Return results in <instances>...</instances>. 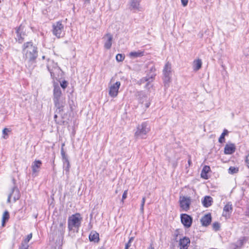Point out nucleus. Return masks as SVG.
I'll use <instances>...</instances> for the list:
<instances>
[{
  "label": "nucleus",
  "instance_id": "a19ab883",
  "mask_svg": "<svg viewBox=\"0 0 249 249\" xmlns=\"http://www.w3.org/2000/svg\"><path fill=\"white\" fill-rule=\"evenodd\" d=\"M61 154L63 160H65L66 159H68L66 156L65 153L64 151L63 147L61 148Z\"/></svg>",
  "mask_w": 249,
  "mask_h": 249
},
{
  "label": "nucleus",
  "instance_id": "4d7b16f0",
  "mask_svg": "<svg viewBox=\"0 0 249 249\" xmlns=\"http://www.w3.org/2000/svg\"><path fill=\"white\" fill-rule=\"evenodd\" d=\"M178 233H177V234H176V237H177V236H178Z\"/></svg>",
  "mask_w": 249,
  "mask_h": 249
},
{
  "label": "nucleus",
  "instance_id": "6e6d98bb",
  "mask_svg": "<svg viewBox=\"0 0 249 249\" xmlns=\"http://www.w3.org/2000/svg\"><path fill=\"white\" fill-rule=\"evenodd\" d=\"M42 59H45V56H42Z\"/></svg>",
  "mask_w": 249,
  "mask_h": 249
},
{
  "label": "nucleus",
  "instance_id": "c85d7f7f",
  "mask_svg": "<svg viewBox=\"0 0 249 249\" xmlns=\"http://www.w3.org/2000/svg\"><path fill=\"white\" fill-rule=\"evenodd\" d=\"M9 218V213L8 211H6L4 212L2 215V225L4 226L5 222L8 221Z\"/></svg>",
  "mask_w": 249,
  "mask_h": 249
},
{
  "label": "nucleus",
  "instance_id": "6ab92c4d",
  "mask_svg": "<svg viewBox=\"0 0 249 249\" xmlns=\"http://www.w3.org/2000/svg\"><path fill=\"white\" fill-rule=\"evenodd\" d=\"M190 240L188 237H184L179 240L180 249H187Z\"/></svg>",
  "mask_w": 249,
  "mask_h": 249
},
{
  "label": "nucleus",
  "instance_id": "4be33fe9",
  "mask_svg": "<svg viewBox=\"0 0 249 249\" xmlns=\"http://www.w3.org/2000/svg\"><path fill=\"white\" fill-rule=\"evenodd\" d=\"M235 145L232 143L226 144L224 148V153L226 154H231L235 152Z\"/></svg>",
  "mask_w": 249,
  "mask_h": 249
},
{
  "label": "nucleus",
  "instance_id": "20e7f679",
  "mask_svg": "<svg viewBox=\"0 0 249 249\" xmlns=\"http://www.w3.org/2000/svg\"><path fill=\"white\" fill-rule=\"evenodd\" d=\"M141 2V0H130L128 3L129 9L133 13L142 11L143 9Z\"/></svg>",
  "mask_w": 249,
  "mask_h": 249
},
{
  "label": "nucleus",
  "instance_id": "f03ea898",
  "mask_svg": "<svg viewBox=\"0 0 249 249\" xmlns=\"http://www.w3.org/2000/svg\"><path fill=\"white\" fill-rule=\"evenodd\" d=\"M82 217L79 213L71 215L68 218V228L69 231L74 230V229L78 231L81 226Z\"/></svg>",
  "mask_w": 249,
  "mask_h": 249
},
{
  "label": "nucleus",
  "instance_id": "0eeeda50",
  "mask_svg": "<svg viewBox=\"0 0 249 249\" xmlns=\"http://www.w3.org/2000/svg\"><path fill=\"white\" fill-rule=\"evenodd\" d=\"M191 202L190 197L180 196L179 197L180 206L185 211H187L189 208Z\"/></svg>",
  "mask_w": 249,
  "mask_h": 249
},
{
  "label": "nucleus",
  "instance_id": "1a4fd4ad",
  "mask_svg": "<svg viewBox=\"0 0 249 249\" xmlns=\"http://www.w3.org/2000/svg\"><path fill=\"white\" fill-rule=\"evenodd\" d=\"M65 220L60 221L58 226L54 227L53 234L63 236L65 231Z\"/></svg>",
  "mask_w": 249,
  "mask_h": 249
},
{
  "label": "nucleus",
  "instance_id": "8fccbe9b",
  "mask_svg": "<svg viewBox=\"0 0 249 249\" xmlns=\"http://www.w3.org/2000/svg\"><path fill=\"white\" fill-rule=\"evenodd\" d=\"M2 46L1 44H0V52L2 50Z\"/></svg>",
  "mask_w": 249,
  "mask_h": 249
},
{
  "label": "nucleus",
  "instance_id": "9b49d317",
  "mask_svg": "<svg viewBox=\"0 0 249 249\" xmlns=\"http://www.w3.org/2000/svg\"><path fill=\"white\" fill-rule=\"evenodd\" d=\"M26 36L24 27L22 25H20L17 30V37L16 39L18 40L19 43H22Z\"/></svg>",
  "mask_w": 249,
  "mask_h": 249
},
{
  "label": "nucleus",
  "instance_id": "c756f323",
  "mask_svg": "<svg viewBox=\"0 0 249 249\" xmlns=\"http://www.w3.org/2000/svg\"><path fill=\"white\" fill-rule=\"evenodd\" d=\"M228 134V131L227 129H224L218 140L220 143H223L225 142V136Z\"/></svg>",
  "mask_w": 249,
  "mask_h": 249
},
{
  "label": "nucleus",
  "instance_id": "393cba45",
  "mask_svg": "<svg viewBox=\"0 0 249 249\" xmlns=\"http://www.w3.org/2000/svg\"><path fill=\"white\" fill-rule=\"evenodd\" d=\"M89 239L90 241L97 242L99 241V234L96 232H91L89 235Z\"/></svg>",
  "mask_w": 249,
  "mask_h": 249
},
{
  "label": "nucleus",
  "instance_id": "c03bdc74",
  "mask_svg": "<svg viewBox=\"0 0 249 249\" xmlns=\"http://www.w3.org/2000/svg\"><path fill=\"white\" fill-rule=\"evenodd\" d=\"M246 162L248 168H249V154L246 157Z\"/></svg>",
  "mask_w": 249,
  "mask_h": 249
},
{
  "label": "nucleus",
  "instance_id": "ea45409f",
  "mask_svg": "<svg viewBox=\"0 0 249 249\" xmlns=\"http://www.w3.org/2000/svg\"><path fill=\"white\" fill-rule=\"evenodd\" d=\"M60 85L63 89H65L67 87V82L65 80H64L60 83Z\"/></svg>",
  "mask_w": 249,
  "mask_h": 249
},
{
  "label": "nucleus",
  "instance_id": "72a5a7b5",
  "mask_svg": "<svg viewBox=\"0 0 249 249\" xmlns=\"http://www.w3.org/2000/svg\"><path fill=\"white\" fill-rule=\"evenodd\" d=\"M239 170L238 168H236L233 166H231L229 169V173L231 174L236 173L238 172Z\"/></svg>",
  "mask_w": 249,
  "mask_h": 249
},
{
  "label": "nucleus",
  "instance_id": "423d86ee",
  "mask_svg": "<svg viewBox=\"0 0 249 249\" xmlns=\"http://www.w3.org/2000/svg\"><path fill=\"white\" fill-rule=\"evenodd\" d=\"M136 96L139 102L143 105L146 108L149 107L150 103L149 100H148L145 93L143 91H137L136 93Z\"/></svg>",
  "mask_w": 249,
  "mask_h": 249
},
{
  "label": "nucleus",
  "instance_id": "603ef678",
  "mask_svg": "<svg viewBox=\"0 0 249 249\" xmlns=\"http://www.w3.org/2000/svg\"><path fill=\"white\" fill-rule=\"evenodd\" d=\"M188 164H189V165H190V164H191V160H188Z\"/></svg>",
  "mask_w": 249,
  "mask_h": 249
},
{
  "label": "nucleus",
  "instance_id": "b1692460",
  "mask_svg": "<svg viewBox=\"0 0 249 249\" xmlns=\"http://www.w3.org/2000/svg\"><path fill=\"white\" fill-rule=\"evenodd\" d=\"M171 73V65L167 62L163 70V75L170 76Z\"/></svg>",
  "mask_w": 249,
  "mask_h": 249
},
{
  "label": "nucleus",
  "instance_id": "a211bd4d",
  "mask_svg": "<svg viewBox=\"0 0 249 249\" xmlns=\"http://www.w3.org/2000/svg\"><path fill=\"white\" fill-rule=\"evenodd\" d=\"M156 74L153 73L150 75H148L146 76L143 77L142 78L139 83L140 84L144 83L145 82H147L148 83L145 85V88H147L149 85V83L153 81V78L155 76Z\"/></svg>",
  "mask_w": 249,
  "mask_h": 249
},
{
  "label": "nucleus",
  "instance_id": "6e6552de",
  "mask_svg": "<svg viewBox=\"0 0 249 249\" xmlns=\"http://www.w3.org/2000/svg\"><path fill=\"white\" fill-rule=\"evenodd\" d=\"M121 86V83L119 81H117L115 83L111 85L109 87V95L112 97L115 98L117 96L119 89Z\"/></svg>",
  "mask_w": 249,
  "mask_h": 249
},
{
  "label": "nucleus",
  "instance_id": "7c9ffc66",
  "mask_svg": "<svg viewBox=\"0 0 249 249\" xmlns=\"http://www.w3.org/2000/svg\"><path fill=\"white\" fill-rule=\"evenodd\" d=\"M171 76L168 75H164L163 81L165 87H168L169 83L170 82Z\"/></svg>",
  "mask_w": 249,
  "mask_h": 249
},
{
  "label": "nucleus",
  "instance_id": "3c124183",
  "mask_svg": "<svg viewBox=\"0 0 249 249\" xmlns=\"http://www.w3.org/2000/svg\"><path fill=\"white\" fill-rule=\"evenodd\" d=\"M148 249H154L153 247H152V245H151Z\"/></svg>",
  "mask_w": 249,
  "mask_h": 249
},
{
  "label": "nucleus",
  "instance_id": "f257e3e1",
  "mask_svg": "<svg viewBox=\"0 0 249 249\" xmlns=\"http://www.w3.org/2000/svg\"><path fill=\"white\" fill-rule=\"evenodd\" d=\"M23 53L26 61L34 62L37 57V47L34 46L32 42H27L23 46Z\"/></svg>",
  "mask_w": 249,
  "mask_h": 249
},
{
  "label": "nucleus",
  "instance_id": "7ed1b4c3",
  "mask_svg": "<svg viewBox=\"0 0 249 249\" xmlns=\"http://www.w3.org/2000/svg\"><path fill=\"white\" fill-rule=\"evenodd\" d=\"M150 131V127L146 122H143L137 127L135 133V136L137 139H144L146 138V134Z\"/></svg>",
  "mask_w": 249,
  "mask_h": 249
},
{
  "label": "nucleus",
  "instance_id": "5701e85b",
  "mask_svg": "<svg viewBox=\"0 0 249 249\" xmlns=\"http://www.w3.org/2000/svg\"><path fill=\"white\" fill-rule=\"evenodd\" d=\"M213 202V198L210 196H205L202 200V203L204 207L208 208L212 205Z\"/></svg>",
  "mask_w": 249,
  "mask_h": 249
},
{
  "label": "nucleus",
  "instance_id": "f3484780",
  "mask_svg": "<svg viewBox=\"0 0 249 249\" xmlns=\"http://www.w3.org/2000/svg\"><path fill=\"white\" fill-rule=\"evenodd\" d=\"M53 100L63 98L62 96V92L60 88L58 85H54L53 91Z\"/></svg>",
  "mask_w": 249,
  "mask_h": 249
},
{
  "label": "nucleus",
  "instance_id": "412c9836",
  "mask_svg": "<svg viewBox=\"0 0 249 249\" xmlns=\"http://www.w3.org/2000/svg\"><path fill=\"white\" fill-rule=\"evenodd\" d=\"M212 217L210 213L205 214L201 219V222L203 226H207L211 222Z\"/></svg>",
  "mask_w": 249,
  "mask_h": 249
},
{
  "label": "nucleus",
  "instance_id": "5fc2aeb1",
  "mask_svg": "<svg viewBox=\"0 0 249 249\" xmlns=\"http://www.w3.org/2000/svg\"><path fill=\"white\" fill-rule=\"evenodd\" d=\"M207 2H209L211 1V0H206Z\"/></svg>",
  "mask_w": 249,
  "mask_h": 249
},
{
  "label": "nucleus",
  "instance_id": "58836bf2",
  "mask_svg": "<svg viewBox=\"0 0 249 249\" xmlns=\"http://www.w3.org/2000/svg\"><path fill=\"white\" fill-rule=\"evenodd\" d=\"M32 233H30L29 234H28L25 238H24L23 240L26 242H27L28 243L30 240L32 239Z\"/></svg>",
  "mask_w": 249,
  "mask_h": 249
},
{
  "label": "nucleus",
  "instance_id": "de8ad7c7",
  "mask_svg": "<svg viewBox=\"0 0 249 249\" xmlns=\"http://www.w3.org/2000/svg\"><path fill=\"white\" fill-rule=\"evenodd\" d=\"M151 71L152 72H154V71H155V68H154V67H152L151 68Z\"/></svg>",
  "mask_w": 249,
  "mask_h": 249
},
{
  "label": "nucleus",
  "instance_id": "39448f33",
  "mask_svg": "<svg viewBox=\"0 0 249 249\" xmlns=\"http://www.w3.org/2000/svg\"><path fill=\"white\" fill-rule=\"evenodd\" d=\"M53 34L58 38L62 37L64 35V26L61 21H58L54 23L53 25Z\"/></svg>",
  "mask_w": 249,
  "mask_h": 249
},
{
  "label": "nucleus",
  "instance_id": "c9c22d12",
  "mask_svg": "<svg viewBox=\"0 0 249 249\" xmlns=\"http://www.w3.org/2000/svg\"><path fill=\"white\" fill-rule=\"evenodd\" d=\"M213 228L215 231H217L219 230L220 224L218 222H214L213 224Z\"/></svg>",
  "mask_w": 249,
  "mask_h": 249
},
{
  "label": "nucleus",
  "instance_id": "864d4df0",
  "mask_svg": "<svg viewBox=\"0 0 249 249\" xmlns=\"http://www.w3.org/2000/svg\"><path fill=\"white\" fill-rule=\"evenodd\" d=\"M57 117V115H56V114H55V115H54V119H55V118H56Z\"/></svg>",
  "mask_w": 249,
  "mask_h": 249
},
{
  "label": "nucleus",
  "instance_id": "473e14b6",
  "mask_svg": "<svg viewBox=\"0 0 249 249\" xmlns=\"http://www.w3.org/2000/svg\"><path fill=\"white\" fill-rule=\"evenodd\" d=\"M64 162V166L65 168V170L67 171H69V168L70 167V162L68 159H66L65 160H63Z\"/></svg>",
  "mask_w": 249,
  "mask_h": 249
},
{
  "label": "nucleus",
  "instance_id": "ddd939ff",
  "mask_svg": "<svg viewBox=\"0 0 249 249\" xmlns=\"http://www.w3.org/2000/svg\"><path fill=\"white\" fill-rule=\"evenodd\" d=\"M181 221L183 225L186 228H189L191 226L192 223V218L187 214H181Z\"/></svg>",
  "mask_w": 249,
  "mask_h": 249
},
{
  "label": "nucleus",
  "instance_id": "cd10ccee",
  "mask_svg": "<svg viewBox=\"0 0 249 249\" xmlns=\"http://www.w3.org/2000/svg\"><path fill=\"white\" fill-rule=\"evenodd\" d=\"M143 55L144 52L141 51H138L137 52H132L129 53L130 56L133 58L142 56Z\"/></svg>",
  "mask_w": 249,
  "mask_h": 249
},
{
  "label": "nucleus",
  "instance_id": "f704fd0d",
  "mask_svg": "<svg viewBox=\"0 0 249 249\" xmlns=\"http://www.w3.org/2000/svg\"><path fill=\"white\" fill-rule=\"evenodd\" d=\"M124 58V56L122 54H117L116 56V59L118 62L122 61Z\"/></svg>",
  "mask_w": 249,
  "mask_h": 249
},
{
  "label": "nucleus",
  "instance_id": "aec40b11",
  "mask_svg": "<svg viewBox=\"0 0 249 249\" xmlns=\"http://www.w3.org/2000/svg\"><path fill=\"white\" fill-rule=\"evenodd\" d=\"M47 67L51 75H52L53 70L57 69L58 66L57 64L55 63L53 60L48 59Z\"/></svg>",
  "mask_w": 249,
  "mask_h": 249
},
{
  "label": "nucleus",
  "instance_id": "e433bc0d",
  "mask_svg": "<svg viewBox=\"0 0 249 249\" xmlns=\"http://www.w3.org/2000/svg\"><path fill=\"white\" fill-rule=\"evenodd\" d=\"M10 132V130L6 128H5L2 130V133L4 135L3 138L6 139L7 138L8 132Z\"/></svg>",
  "mask_w": 249,
  "mask_h": 249
},
{
  "label": "nucleus",
  "instance_id": "4c0bfd02",
  "mask_svg": "<svg viewBox=\"0 0 249 249\" xmlns=\"http://www.w3.org/2000/svg\"><path fill=\"white\" fill-rule=\"evenodd\" d=\"M145 201V197H143L142 199V203H141V208H140V211L142 213H143V207H144Z\"/></svg>",
  "mask_w": 249,
  "mask_h": 249
},
{
  "label": "nucleus",
  "instance_id": "37998d69",
  "mask_svg": "<svg viewBox=\"0 0 249 249\" xmlns=\"http://www.w3.org/2000/svg\"><path fill=\"white\" fill-rule=\"evenodd\" d=\"M181 3L183 6H186L187 5L188 0H181Z\"/></svg>",
  "mask_w": 249,
  "mask_h": 249
},
{
  "label": "nucleus",
  "instance_id": "49530a36",
  "mask_svg": "<svg viewBox=\"0 0 249 249\" xmlns=\"http://www.w3.org/2000/svg\"><path fill=\"white\" fill-rule=\"evenodd\" d=\"M133 239H134L133 237H131L129 239V240L127 243H129V244L131 245V243L132 241L133 240Z\"/></svg>",
  "mask_w": 249,
  "mask_h": 249
},
{
  "label": "nucleus",
  "instance_id": "dca6fc26",
  "mask_svg": "<svg viewBox=\"0 0 249 249\" xmlns=\"http://www.w3.org/2000/svg\"><path fill=\"white\" fill-rule=\"evenodd\" d=\"M232 207L231 202H228L224 207L222 215L225 217H229L231 213Z\"/></svg>",
  "mask_w": 249,
  "mask_h": 249
},
{
  "label": "nucleus",
  "instance_id": "09e8293b",
  "mask_svg": "<svg viewBox=\"0 0 249 249\" xmlns=\"http://www.w3.org/2000/svg\"><path fill=\"white\" fill-rule=\"evenodd\" d=\"M85 3H90V0H85Z\"/></svg>",
  "mask_w": 249,
  "mask_h": 249
},
{
  "label": "nucleus",
  "instance_id": "a878e982",
  "mask_svg": "<svg viewBox=\"0 0 249 249\" xmlns=\"http://www.w3.org/2000/svg\"><path fill=\"white\" fill-rule=\"evenodd\" d=\"M210 171V167L209 166L205 165L201 171V177L205 179H207V174Z\"/></svg>",
  "mask_w": 249,
  "mask_h": 249
},
{
  "label": "nucleus",
  "instance_id": "f8f14e48",
  "mask_svg": "<svg viewBox=\"0 0 249 249\" xmlns=\"http://www.w3.org/2000/svg\"><path fill=\"white\" fill-rule=\"evenodd\" d=\"M42 162L40 160H35L32 164V176L36 177L39 172Z\"/></svg>",
  "mask_w": 249,
  "mask_h": 249
},
{
  "label": "nucleus",
  "instance_id": "2f4dec72",
  "mask_svg": "<svg viewBox=\"0 0 249 249\" xmlns=\"http://www.w3.org/2000/svg\"><path fill=\"white\" fill-rule=\"evenodd\" d=\"M28 243L22 241L21 245L19 246L18 249H28L29 248Z\"/></svg>",
  "mask_w": 249,
  "mask_h": 249
},
{
  "label": "nucleus",
  "instance_id": "bb28decb",
  "mask_svg": "<svg viewBox=\"0 0 249 249\" xmlns=\"http://www.w3.org/2000/svg\"><path fill=\"white\" fill-rule=\"evenodd\" d=\"M202 66V61L200 59H197L194 62L193 69L195 71L199 70Z\"/></svg>",
  "mask_w": 249,
  "mask_h": 249
},
{
  "label": "nucleus",
  "instance_id": "4468645a",
  "mask_svg": "<svg viewBox=\"0 0 249 249\" xmlns=\"http://www.w3.org/2000/svg\"><path fill=\"white\" fill-rule=\"evenodd\" d=\"M105 43L104 47L107 49H109L112 44L113 36L110 33L107 34L103 37Z\"/></svg>",
  "mask_w": 249,
  "mask_h": 249
},
{
  "label": "nucleus",
  "instance_id": "9d476101",
  "mask_svg": "<svg viewBox=\"0 0 249 249\" xmlns=\"http://www.w3.org/2000/svg\"><path fill=\"white\" fill-rule=\"evenodd\" d=\"M20 197L19 191L17 187L12 188L11 192L9 193L7 199V202H10L11 198H13L14 202H16Z\"/></svg>",
  "mask_w": 249,
  "mask_h": 249
},
{
  "label": "nucleus",
  "instance_id": "2eb2a0df",
  "mask_svg": "<svg viewBox=\"0 0 249 249\" xmlns=\"http://www.w3.org/2000/svg\"><path fill=\"white\" fill-rule=\"evenodd\" d=\"M54 105L57 108L56 111L60 113L63 111V107H64L65 102L64 98L58 99L53 100Z\"/></svg>",
  "mask_w": 249,
  "mask_h": 249
},
{
  "label": "nucleus",
  "instance_id": "79ce46f5",
  "mask_svg": "<svg viewBox=\"0 0 249 249\" xmlns=\"http://www.w3.org/2000/svg\"><path fill=\"white\" fill-rule=\"evenodd\" d=\"M127 190H125L123 194V196H122V201L123 202H124V199H125L126 197H127Z\"/></svg>",
  "mask_w": 249,
  "mask_h": 249
},
{
  "label": "nucleus",
  "instance_id": "a18cd8bd",
  "mask_svg": "<svg viewBox=\"0 0 249 249\" xmlns=\"http://www.w3.org/2000/svg\"><path fill=\"white\" fill-rule=\"evenodd\" d=\"M131 245L129 244V243H127L125 244V249H129V247H130Z\"/></svg>",
  "mask_w": 249,
  "mask_h": 249
}]
</instances>
